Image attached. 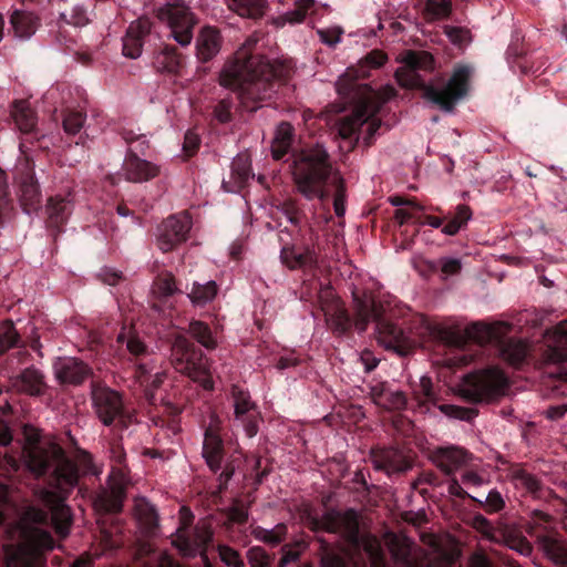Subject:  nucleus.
<instances>
[{
	"instance_id": "1",
	"label": "nucleus",
	"mask_w": 567,
	"mask_h": 567,
	"mask_svg": "<svg viewBox=\"0 0 567 567\" xmlns=\"http://www.w3.org/2000/svg\"><path fill=\"white\" fill-rule=\"evenodd\" d=\"M292 64L288 60H274L251 53L250 44H244L223 65L218 83L238 93L241 102L261 101L266 97L267 83L290 76Z\"/></svg>"
},
{
	"instance_id": "2",
	"label": "nucleus",
	"mask_w": 567,
	"mask_h": 567,
	"mask_svg": "<svg viewBox=\"0 0 567 567\" xmlns=\"http://www.w3.org/2000/svg\"><path fill=\"white\" fill-rule=\"evenodd\" d=\"M27 435L28 443L24 446V453L28 468L35 476L51 471V485L60 489L61 494L70 492L78 484L80 473L83 475L100 473L89 453L79 452L76 464L73 465L59 445L50 441H39L37 431Z\"/></svg>"
},
{
	"instance_id": "3",
	"label": "nucleus",
	"mask_w": 567,
	"mask_h": 567,
	"mask_svg": "<svg viewBox=\"0 0 567 567\" xmlns=\"http://www.w3.org/2000/svg\"><path fill=\"white\" fill-rule=\"evenodd\" d=\"M293 178L299 193L306 198L324 200L333 196V209L338 217L346 214V186L339 172L332 171L328 153L321 146L305 150L295 162Z\"/></svg>"
},
{
	"instance_id": "4",
	"label": "nucleus",
	"mask_w": 567,
	"mask_h": 567,
	"mask_svg": "<svg viewBox=\"0 0 567 567\" xmlns=\"http://www.w3.org/2000/svg\"><path fill=\"white\" fill-rule=\"evenodd\" d=\"M48 514L35 506H29L12 529L17 544L3 546V563L6 567H41L40 556L43 550L54 547L49 532L41 528L45 525Z\"/></svg>"
},
{
	"instance_id": "5",
	"label": "nucleus",
	"mask_w": 567,
	"mask_h": 567,
	"mask_svg": "<svg viewBox=\"0 0 567 567\" xmlns=\"http://www.w3.org/2000/svg\"><path fill=\"white\" fill-rule=\"evenodd\" d=\"M354 73L353 70L344 71L336 83L339 96L353 107L351 115L338 122V133L343 140L357 138L359 127L364 125L369 115L378 112L381 105L395 94L391 85H385L380 91H373L369 85L353 86Z\"/></svg>"
},
{
	"instance_id": "6",
	"label": "nucleus",
	"mask_w": 567,
	"mask_h": 567,
	"mask_svg": "<svg viewBox=\"0 0 567 567\" xmlns=\"http://www.w3.org/2000/svg\"><path fill=\"white\" fill-rule=\"evenodd\" d=\"M385 544L396 567H452L458 557L454 545L435 537H431L432 547L426 554L403 535L386 534Z\"/></svg>"
},
{
	"instance_id": "7",
	"label": "nucleus",
	"mask_w": 567,
	"mask_h": 567,
	"mask_svg": "<svg viewBox=\"0 0 567 567\" xmlns=\"http://www.w3.org/2000/svg\"><path fill=\"white\" fill-rule=\"evenodd\" d=\"M318 524L320 528L340 534L351 543L358 544L368 555L371 567H385V559L379 539L371 535H363L359 539L357 512L352 509L346 512L329 511L321 516Z\"/></svg>"
},
{
	"instance_id": "8",
	"label": "nucleus",
	"mask_w": 567,
	"mask_h": 567,
	"mask_svg": "<svg viewBox=\"0 0 567 567\" xmlns=\"http://www.w3.org/2000/svg\"><path fill=\"white\" fill-rule=\"evenodd\" d=\"M509 381L498 368L491 367L467 374L458 384V394L471 402H487L507 394Z\"/></svg>"
},
{
	"instance_id": "9",
	"label": "nucleus",
	"mask_w": 567,
	"mask_h": 567,
	"mask_svg": "<svg viewBox=\"0 0 567 567\" xmlns=\"http://www.w3.org/2000/svg\"><path fill=\"white\" fill-rule=\"evenodd\" d=\"M171 361L174 369L199 383L205 390L214 389L207 359L193 348L184 337H177L172 347Z\"/></svg>"
},
{
	"instance_id": "10",
	"label": "nucleus",
	"mask_w": 567,
	"mask_h": 567,
	"mask_svg": "<svg viewBox=\"0 0 567 567\" xmlns=\"http://www.w3.org/2000/svg\"><path fill=\"white\" fill-rule=\"evenodd\" d=\"M426 328L434 337L447 344L456 347L462 346L466 340H473L477 343L496 341L508 330V326L504 322H477L468 326L463 332L458 329L447 328L441 324H427Z\"/></svg>"
},
{
	"instance_id": "11",
	"label": "nucleus",
	"mask_w": 567,
	"mask_h": 567,
	"mask_svg": "<svg viewBox=\"0 0 567 567\" xmlns=\"http://www.w3.org/2000/svg\"><path fill=\"white\" fill-rule=\"evenodd\" d=\"M157 18L168 29V35L182 47L193 40L197 21L190 9L181 0L168 1L157 10Z\"/></svg>"
},
{
	"instance_id": "12",
	"label": "nucleus",
	"mask_w": 567,
	"mask_h": 567,
	"mask_svg": "<svg viewBox=\"0 0 567 567\" xmlns=\"http://www.w3.org/2000/svg\"><path fill=\"white\" fill-rule=\"evenodd\" d=\"M472 70L467 65H457L443 89L424 87V96L446 112L453 111L455 104L468 92Z\"/></svg>"
},
{
	"instance_id": "13",
	"label": "nucleus",
	"mask_w": 567,
	"mask_h": 567,
	"mask_svg": "<svg viewBox=\"0 0 567 567\" xmlns=\"http://www.w3.org/2000/svg\"><path fill=\"white\" fill-rule=\"evenodd\" d=\"M550 527V517L542 512H535L528 525V534L537 539L546 556L557 564L567 565V544L558 538Z\"/></svg>"
},
{
	"instance_id": "14",
	"label": "nucleus",
	"mask_w": 567,
	"mask_h": 567,
	"mask_svg": "<svg viewBox=\"0 0 567 567\" xmlns=\"http://www.w3.org/2000/svg\"><path fill=\"white\" fill-rule=\"evenodd\" d=\"M192 228V219L188 215H175L168 217L159 227L157 246L164 251H171L186 241Z\"/></svg>"
},
{
	"instance_id": "15",
	"label": "nucleus",
	"mask_w": 567,
	"mask_h": 567,
	"mask_svg": "<svg viewBox=\"0 0 567 567\" xmlns=\"http://www.w3.org/2000/svg\"><path fill=\"white\" fill-rule=\"evenodd\" d=\"M35 496L51 511L55 533L61 537L69 535L72 516L70 508L63 503V497L45 488L35 491Z\"/></svg>"
},
{
	"instance_id": "16",
	"label": "nucleus",
	"mask_w": 567,
	"mask_h": 567,
	"mask_svg": "<svg viewBox=\"0 0 567 567\" xmlns=\"http://www.w3.org/2000/svg\"><path fill=\"white\" fill-rule=\"evenodd\" d=\"M92 401L95 413L105 425H110L121 415L123 402L120 393L106 386H99L92 391Z\"/></svg>"
},
{
	"instance_id": "17",
	"label": "nucleus",
	"mask_w": 567,
	"mask_h": 567,
	"mask_svg": "<svg viewBox=\"0 0 567 567\" xmlns=\"http://www.w3.org/2000/svg\"><path fill=\"white\" fill-rule=\"evenodd\" d=\"M233 398L236 420L244 425L247 436H255L261 422L256 404L250 400L248 392L238 388L233 389Z\"/></svg>"
},
{
	"instance_id": "18",
	"label": "nucleus",
	"mask_w": 567,
	"mask_h": 567,
	"mask_svg": "<svg viewBox=\"0 0 567 567\" xmlns=\"http://www.w3.org/2000/svg\"><path fill=\"white\" fill-rule=\"evenodd\" d=\"M213 533L206 523L198 524L193 533L192 539L183 528L177 530L173 545L185 557H193L197 554L204 557L206 546L212 540Z\"/></svg>"
},
{
	"instance_id": "19",
	"label": "nucleus",
	"mask_w": 567,
	"mask_h": 567,
	"mask_svg": "<svg viewBox=\"0 0 567 567\" xmlns=\"http://www.w3.org/2000/svg\"><path fill=\"white\" fill-rule=\"evenodd\" d=\"M220 423L219 417L212 413L204 434L203 456L209 468L214 472L220 468L224 457L223 440L219 435Z\"/></svg>"
},
{
	"instance_id": "20",
	"label": "nucleus",
	"mask_w": 567,
	"mask_h": 567,
	"mask_svg": "<svg viewBox=\"0 0 567 567\" xmlns=\"http://www.w3.org/2000/svg\"><path fill=\"white\" fill-rule=\"evenodd\" d=\"M110 489L101 492L94 499V506L103 512H120L122 508L125 483L121 472H113L110 482Z\"/></svg>"
},
{
	"instance_id": "21",
	"label": "nucleus",
	"mask_w": 567,
	"mask_h": 567,
	"mask_svg": "<svg viewBox=\"0 0 567 567\" xmlns=\"http://www.w3.org/2000/svg\"><path fill=\"white\" fill-rule=\"evenodd\" d=\"M548 362L560 363L567 360V320H563L545 332Z\"/></svg>"
},
{
	"instance_id": "22",
	"label": "nucleus",
	"mask_w": 567,
	"mask_h": 567,
	"mask_svg": "<svg viewBox=\"0 0 567 567\" xmlns=\"http://www.w3.org/2000/svg\"><path fill=\"white\" fill-rule=\"evenodd\" d=\"M377 333L381 346L400 354H406L415 346L414 341L405 336L399 327L390 322H379Z\"/></svg>"
},
{
	"instance_id": "23",
	"label": "nucleus",
	"mask_w": 567,
	"mask_h": 567,
	"mask_svg": "<svg viewBox=\"0 0 567 567\" xmlns=\"http://www.w3.org/2000/svg\"><path fill=\"white\" fill-rule=\"evenodd\" d=\"M138 148L131 147L124 162L126 179L135 183L146 182L156 177L159 168L156 164L138 157Z\"/></svg>"
},
{
	"instance_id": "24",
	"label": "nucleus",
	"mask_w": 567,
	"mask_h": 567,
	"mask_svg": "<svg viewBox=\"0 0 567 567\" xmlns=\"http://www.w3.org/2000/svg\"><path fill=\"white\" fill-rule=\"evenodd\" d=\"M54 371L61 383L69 384H80L91 374L90 368L74 358L59 359Z\"/></svg>"
},
{
	"instance_id": "25",
	"label": "nucleus",
	"mask_w": 567,
	"mask_h": 567,
	"mask_svg": "<svg viewBox=\"0 0 567 567\" xmlns=\"http://www.w3.org/2000/svg\"><path fill=\"white\" fill-rule=\"evenodd\" d=\"M434 464L445 474L451 475L468 462V454L460 447H440L432 454Z\"/></svg>"
},
{
	"instance_id": "26",
	"label": "nucleus",
	"mask_w": 567,
	"mask_h": 567,
	"mask_svg": "<svg viewBox=\"0 0 567 567\" xmlns=\"http://www.w3.org/2000/svg\"><path fill=\"white\" fill-rule=\"evenodd\" d=\"M223 39L219 31L210 25L203 27L196 38V55L207 62L218 54Z\"/></svg>"
},
{
	"instance_id": "27",
	"label": "nucleus",
	"mask_w": 567,
	"mask_h": 567,
	"mask_svg": "<svg viewBox=\"0 0 567 567\" xmlns=\"http://www.w3.org/2000/svg\"><path fill=\"white\" fill-rule=\"evenodd\" d=\"M354 309H355V327L360 331H364L367 324L371 320H377L381 316V306H379L372 296L363 295L359 297L354 295Z\"/></svg>"
},
{
	"instance_id": "28",
	"label": "nucleus",
	"mask_w": 567,
	"mask_h": 567,
	"mask_svg": "<svg viewBox=\"0 0 567 567\" xmlns=\"http://www.w3.org/2000/svg\"><path fill=\"white\" fill-rule=\"evenodd\" d=\"M17 391L30 395H40L43 393L45 383L42 373L37 369H25L17 375L12 382Z\"/></svg>"
},
{
	"instance_id": "29",
	"label": "nucleus",
	"mask_w": 567,
	"mask_h": 567,
	"mask_svg": "<svg viewBox=\"0 0 567 567\" xmlns=\"http://www.w3.org/2000/svg\"><path fill=\"white\" fill-rule=\"evenodd\" d=\"M386 61L388 55L383 51L373 50L370 53H368L362 60H360L357 66L348 68L346 71L353 70L355 72L354 78L352 80V85L357 86L361 85L360 83H358L359 79L369 76L371 69H379L382 65H384Z\"/></svg>"
},
{
	"instance_id": "30",
	"label": "nucleus",
	"mask_w": 567,
	"mask_h": 567,
	"mask_svg": "<svg viewBox=\"0 0 567 567\" xmlns=\"http://www.w3.org/2000/svg\"><path fill=\"white\" fill-rule=\"evenodd\" d=\"M10 22L20 39L30 38L39 25V19L33 13L19 10L12 13Z\"/></svg>"
},
{
	"instance_id": "31",
	"label": "nucleus",
	"mask_w": 567,
	"mask_h": 567,
	"mask_svg": "<svg viewBox=\"0 0 567 567\" xmlns=\"http://www.w3.org/2000/svg\"><path fill=\"white\" fill-rule=\"evenodd\" d=\"M293 140V127L287 122L280 123L271 144V153L275 159H280L289 151Z\"/></svg>"
},
{
	"instance_id": "32",
	"label": "nucleus",
	"mask_w": 567,
	"mask_h": 567,
	"mask_svg": "<svg viewBox=\"0 0 567 567\" xmlns=\"http://www.w3.org/2000/svg\"><path fill=\"white\" fill-rule=\"evenodd\" d=\"M498 543L506 545L520 555L528 556L532 553V545L529 542L524 536H522L518 530L507 525H503L501 530V539Z\"/></svg>"
},
{
	"instance_id": "33",
	"label": "nucleus",
	"mask_w": 567,
	"mask_h": 567,
	"mask_svg": "<svg viewBox=\"0 0 567 567\" xmlns=\"http://www.w3.org/2000/svg\"><path fill=\"white\" fill-rule=\"evenodd\" d=\"M13 120L22 133H30L37 125L35 113L30 109L28 101H17L12 110Z\"/></svg>"
},
{
	"instance_id": "34",
	"label": "nucleus",
	"mask_w": 567,
	"mask_h": 567,
	"mask_svg": "<svg viewBox=\"0 0 567 567\" xmlns=\"http://www.w3.org/2000/svg\"><path fill=\"white\" fill-rule=\"evenodd\" d=\"M228 8L240 17L259 18L265 14L264 0H226Z\"/></svg>"
},
{
	"instance_id": "35",
	"label": "nucleus",
	"mask_w": 567,
	"mask_h": 567,
	"mask_svg": "<svg viewBox=\"0 0 567 567\" xmlns=\"http://www.w3.org/2000/svg\"><path fill=\"white\" fill-rule=\"evenodd\" d=\"M154 66L162 73H178L182 66L181 55L174 48H165L154 58Z\"/></svg>"
},
{
	"instance_id": "36",
	"label": "nucleus",
	"mask_w": 567,
	"mask_h": 567,
	"mask_svg": "<svg viewBox=\"0 0 567 567\" xmlns=\"http://www.w3.org/2000/svg\"><path fill=\"white\" fill-rule=\"evenodd\" d=\"M281 259L287 267L296 269L313 264L316 256L310 249L299 250L295 247H285L281 250Z\"/></svg>"
},
{
	"instance_id": "37",
	"label": "nucleus",
	"mask_w": 567,
	"mask_h": 567,
	"mask_svg": "<svg viewBox=\"0 0 567 567\" xmlns=\"http://www.w3.org/2000/svg\"><path fill=\"white\" fill-rule=\"evenodd\" d=\"M251 535L259 542L276 546L286 539L287 527L285 524H278L271 529L254 526L251 528Z\"/></svg>"
},
{
	"instance_id": "38",
	"label": "nucleus",
	"mask_w": 567,
	"mask_h": 567,
	"mask_svg": "<svg viewBox=\"0 0 567 567\" xmlns=\"http://www.w3.org/2000/svg\"><path fill=\"white\" fill-rule=\"evenodd\" d=\"M399 61L412 66L415 71L422 70L432 72L435 68L433 55L425 51H408Z\"/></svg>"
},
{
	"instance_id": "39",
	"label": "nucleus",
	"mask_w": 567,
	"mask_h": 567,
	"mask_svg": "<svg viewBox=\"0 0 567 567\" xmlns=\"http://www.w3.org/2000/svg\"><path fill=\"white\" fill-rule=\"evenodd\" d=\"M217 295V286L215 281L206 284H194L188 292V298L194 306H204L212 301Z\"/></svg>"
},
{
	"instance_id": "40",
	"label": "nucleus",
	"mask_w": 567,
	"mask_h": 567,
	"mask_svg": "<svg viewBox=\"0 0 567 567\" xmlns=\"http://www.w3.org/2000/svg\"><path fill=\"white\" fill-rule=\"evenodd\" d=\"M528 353V344L522 340H511L502 349L504 360L511 364H519Z\"/></svg>"
},
{
	"instance_id": "41",
	"label": "nucleus",
	"mask_w": 567,
	"mask_h": 567,
	"mask_svg": "<svg viewBox=\"0 0 567 567\" xmlns=\"http://www.w3.org/2000/svg\"><path fill=\"white\" fill-rule=\"evenodd\" d=\"M472 218V210L467 205H458L454 217L442 228V233L447 236L456 235L467 221Z\"/></svg>"
},
{
	"instance_id": "42",
	"label": "nucleus",
	"mask_w": 567,
	"mask_h": 567,
	"mask_svg": "<svg viewBox=\"0 0 567 567\" xmlns=\"http://www.w3.org/2000/svg\"><path fill=\"white\" fill-rule=\"evenodd\" d=\"M373 401L375 404L388 409H401L405 404V398L401 392H393L389 390H382L373 393Z\"/></svg>"
},
{
	"instance_id": "43",
	"label": "nucleus",
	"mask_w": 567,
	"mask_h": 567,
	"mask_svg": "<svg viewBox=\"0 0 567 567\" xmlns=\"http://www.w3.org/2000/svg\"><path fill=\"white\" fill-rule=\"evenodd\" d=\"M117 342L125 343L127 351L133 355H141L146 352L145 343L131 329L123 328L117 336Z\"/></svg>"
},
{
	"instance_id": "44",
	"label": "nucleus",
	"mask_w": 567,
	"mask_h": 567,
	"mask_svg": "<svg viewBox=\"0 0 567 567\" xmlns=\"http://www.w3.org/2000/svg\"><path fill=\"white\" fill-rule=\"evenodd\" d=\"M473 527L481 533L486 539L497 543L501 539V530L504 524L493 526L484 516L476 515L473 518Z\"/></svg>"
},
{
	"instance_id": "45",
	"label": "nucleus",
	"mask_w": 567,
	"mask_h": 567,
	"mask_svg": "<svg viewBox=\"0 0 567 567\" xmlns=\"http://www.w3.org/2000/svg\"><path fill=\"white\" fill-rule=\"evenodd\" d=\"M315 0H299L296 9L287 12L284 17L278 18L275 22L277 25H284L286 22L299 23L301 22L308 10L312 8Z\"/></svg>"
},
{
	"instance_id": "46",
	"label": "nucleus",
	"mask_w": 567,
	"mask_h": 567,
	"mask_svg": "<svg viewBox=\"0 0 567 567\" xmlns=\"http://www.w3.org/2000/svg\"><path fill=\"white\" fill-rule=\"evenodd\" d=\"M452 3L450 0H427L425 14L431 20H441L450 16Z\"/></svg>"
},
{
	"instance_id": "47",
	"label": "nucleus",
	"mask_w": 567,
	"mask_h": 567,
	"mask_svg": "<svg viewBox=\"0 0 567 567\" xmlns=\"http://www.w3.org/2000/svg\"><path fill=\"white\" fill-rule=\"evenodd\" d=\"M21 200L27 210L40 203V189L38 183L31 176L21 188Z\"/></svg>"
},
{
	"instance_id": "48",
	"label": "nucleus",
	"mask_w": 567,
	"mask_h": 567,
	"mask_svg": "<svg viewBox=\"0 0 567 567\" xmlns=\"http://www.w3.org/2000/svg\"><path fill=\"white\" fill-rule=\"evenodd\" d=\"M398 83L406 89H415L422 86V79L416 71L406 64L399 68L395 72Z\"/></svg>"
},
{
	"instance_id": "49",
	"label": "nucleus",
	"mask_w": 567,
	"mask_h": 567,
	"mask_svg": "<svg viewBox=\"0 0 567 567\" xmlns=\"http://www.w3.org/2000/svg\"><path fill=\"white\" fill-rule=\"evenodd\" d=\"M189 332L205 348L214 349L216 347V340L205 323L200 321L192 322L189 326Z\"/></svg>"
},
{
	"instance_id": "50",
	"label": "nucleus",
	"mask_w": 567,
	"mask_h": 567,
	"mask_svg": "<svg viewBox=\"0 0 567 567\" xmlns=\"http://www.w3.org/2000/svg\"><path fill=\"white\" fill-rule=\"evenodd\" d=\"M177 291L174 276L172 274H165L159 276L153 286V292L157 297H168Z\"/></svg>"
},
{
	"instance_id": "51",
	"label": "nucleus",
	"mask_w": 567,
	"mask_h": 567,
	"mask_svg": "<svg viewBox=\"0 0 567 567\" xmlns=\"http://www.w3.org/2000/svg\"><path fill=\"white\" fill-rule=\"evenodd\" d=\"M18 341V333L11 322L0 324V353H3Z\"/></svg>"
},
{
	"instance_id": "52",
	"label": "nucleus",
	"mask_w": 567,
	"mask_h": 567,
	"mask_svg": "<svg viewBox=\"0 0 567 567\" xmlns=\"http://www.w3.org/2000/svg\"><path fill=\"white\" fill-rule=\"evenodd\" d=\"M85 122V115L80 111H71L63 118L65 133L75 135L81 131Z\"/></svg>"
},
{
	"instance_id": "53",
	"label": "nucleus",
	"mask_w": 567,
	"mask_h": 567,
	"mask_svg": "<svg viewBox=\"0 0 567 567\" xmlns=\"http://www.w3.org/2000/svg\"><path fill=\"white\" fill-rule=\"evenodd\" d=\"M70 203L61 196L51 197L47 204V212L50 218H62L63 214L69 208Z\"/></svg>"
},
{
	"instance_id": "54",
	"label": "nucleus",
	"mask_w": 567,
	"mask_h": 567,
	"mask_svg": "<svg viewBox=\"0 0 567 567\" xmlns=\"http://www.w3.org/2000/svg\"><path fill=\"white\" fill-rule=\"evenodd\" d=\"M439 409L442 413L450 417L466 420L470 421L475 416V413L471 409L453 405V404H442L439 405Z\"/></svg>"
},
{
	"instance_id": "55",
	"label": "nucleus",
	"mask_w": 567,
	"mask_h": 567,
	"mask_svg": "<svg viewBox=\"0 0 567 567\" xmlns=\"http://www.w3.org/2000/svg\"><path fill=\"white\" fill-rule=\"evenodd\" d=\"M143 41L126 32V35L123 40V54L127 58L136 59L141 55Z\"/></svg>"
},
{
	"instance_id": "56",
	"label": "nucleus",
	"mask_w": 567,
	"mask_h": 567,
	"mask_svg": "<svg viewBox=\"0 0 567 567\" xmlns=\"http://www.w3.org/2000/svg\"><path fill=\"white\" fill-rule=\"evenodd\" d=\"M422 210V207L415 202H409L406 206L398 208L394 214V218L400 225L417 217V213Z\"/></svg>"
},
{
	"instance_id": "57",
	"label": "nucleus",
	"mask_w": 567,
	"mask_h": 567,
	"mask_svg": "<svg viewBox=\"0 0 567 567\" xmlns=\"http://www.w3.org/2000/svg\"><path fill=\"white\" fill-rule=\"evenodd\" d=\"M247 558L251 567H267L271 560V557L261 547L250 548Z\"/></svg>"
},
{
	"instance_id": "58",
	"label": "nucleus",
	"mask_w": 567,
	"mask_h": 567,
	"mask_svg": "<svg viewBox=\"0 0 567 567\" xmlns=\"http://www.w3.org/2000/svg\"><path fill=\"white\" fill-rule=\"evenodd\" d=\"M157 369L150 363H141L137 365L135 371V380L144 389V392H148V382Z\"/></svg>"
},
{
	"instance_id": "59",
	"label": "nucleus",
	"mask_w": 567,
	"mask_h": 567,
	"mask_svg": "<svg viewBox=\"0 0 567 567\" xmlns=\"http://www.w3.org/2000/svg\"><path fill=\"white\" fill-rule=\"evenodd\" d=\"M282 556L278 567H287L288 565L296 563L302 554L301 545H286L281 549Z\"/></svg>"
},
{
	"instance_id": "60",
	"label": "nucleus",
	"mask_w": 567,
	"mask_h": 567,
	"mask_svg": "<svg viewBox=\"0 0 567 567\" xmlns=\"http://www.w3.org/2000/svg\"><path fill=\"white\" fill-rule=\"evenodd\" d=\"M151 29L152 23L150 19L140 18L130 24L127 32L133 34L134 38L141 39L143 41L144 37L151 32Z\"/></svg>"
},
{
	"instance_id": "61",
	"label": "nucleus",
	"mask_w": 567,
	"mask_h": 567,
	"mask_svg": "<svg viewBox=\"0 0 567 567\" xmlns=\"http://www.w3.org/2000/svg\"><path fill=\"white\" fill-rule=\"evenodd\" d=\"M220 559L229 567H243L244 563L239 554L228 546L218 547Z\"/></svg>"
},
{
	"instance_id": "62",
	"label": "nucleus",
	"mask_w": 567,
	"mask_h": 567,
	"mask_svg": "<svg viewBox=\"0 0 567 567\" xmlns=\"http://www.w3.org/2000/svg\"><path fill=\"white\" fill-rule=\"evenodd\" d=\"M61 17L66 21V23L75 27H83L89 22L85 11L80 7L73 8L69 13H62Z\"/></svg>"
},
{
	"instance_id": "63",
	"label": "nucleus",
	"mask_w": 567,
	"mask_h": 567,
	"mask_svg": "<svg viewBox=\"0 0 567 567\" xmlns=\"http://www.w3.org/2000/svg\"><path fill=\"white\" fill-rule=\"evenodd\" d=\"M248 512L244 505L235 504L228 511V519L231 523L241 524L247 520Z\"/></svg>"
},
{
	"instance_id": "64",
	"label": "nucleus",
	"mask_w": 567,
	"mask_h": 567,
	"mask_svg": "<svg viewBox=\"0 0 567 567\" xmlns=\"http://www.w3.org/2000/svg\"><path fill=\"white\" fill-rule=\"evenodd\" d=\"M486 508L488 512L496 513L503 509L504 507V499L502 498L501 494L496 491L489 492L486 497Z\"/></svg>"
}]
</instances>
